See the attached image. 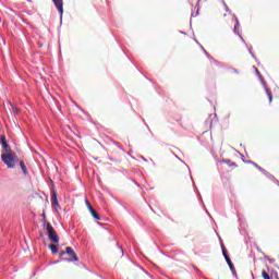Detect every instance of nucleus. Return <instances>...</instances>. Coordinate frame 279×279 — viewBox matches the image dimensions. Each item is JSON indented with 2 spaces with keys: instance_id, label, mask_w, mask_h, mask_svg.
<instances>
[{
  "instance_id": "obj_5",
  "label": "nucleus",
  "mask_w": 279,
  "mask_h": 279,
  "mask_svg": "<svg viewBox=\"0 0 279 279\" xmlns=\"http://www.w3.org/2000/svg\"><path fill=\"white\" fill-rule=\"evenodd\" d=\"M65 254H68V256L72 258L70 260H75V262L80 260V257H77V254L75 253V251H73V248L70 246L65 248Z\"/></svg>"
},
{
  "instance_id": "obj_18",
  "label": "nucleus",
  "mask_w": 279,
  "mask_h": 279,
  "mask_svg": "<svg viewBox=\"0 0 279 279\" xmlns=\"http://www.w3.org/2000/svg\"><path fill=\"white\" fill-rule=\"evenodd\" d=\"M64 254H66V252H61V256H64Z\"/></svg>"
},
{
  "instance_id": "obj_15",
  "label": "nucleus",
  "mask_w": 279,
  "mask_h": 279,
  "mask_svg": "<svg viewBox=\"0 0 279 279\" xmlns=\"http://www.w3.org/2000/svg\"><path fill=\"white\" fill-rule=\"evenodd\" d=\"M222 255L225 257V260H228V258H230V256H228V252L226 251V248H222Z\"/></svg>"
},
{
  "instance_id": "obj_3",
  "label": "nucleus",
  "mask_w": 279,
  "mask_h": 279,
  "mask_svg": "<svg viewBox=\"0 0 279 279\" xmlns=\"http://www.w3.org/2000/svg\"><path fill=\"white\" fill-rule=\"evenodd\" d=\"M47 232L49 241L52 243H60V238L58 236L56 229H53V226H51L49 222H47Z\"/></svg>"
},
{
  "instance_id": "obj_1",
  "label": "nucleus",
  "mask_w": 279,
  "mask_h": 279,
  "mask_svg": "<svg viewBox=\"0 0 279 279\" xmlns=\"http://www.w3.org/2000/svg\"><path fill=\"white\" fill-rule=\"evenodd\" d=\"M222 10L225 13L220 12L219 16L225 22L228 23L230 21L231 23H235L234 25V33L236 34L239 29V19L234 15H232V12L228 10V4L226 2L222 3Z\"/></svg>"
},
{
  "instance_id": "obj_10",
  "label": "nucleus",
  "mask_w": 279,
  "mask_h": 279,
  "mask_svg": "<svg viewBox=\"0 0 279 279\" xmlns=\"http://www.w3.org/2000/svg\"><path fill=\"white\" fill-rule=\"evenodd\" d=\"M266 94L269 99V102L271 104V101H274V96L271 95V89L266 87Z\"/></svg>"
},
{
  "instance_id": "obj_11",
  "label": "nucleus",
  "mask_w": 279,
  "mask_h": 279,
  "mask_svg": "<svg viewBox=\"0 0 279 279\" xmlns=\"http://www.w3.org/2000/svg\"><path fill=\"white\" fill-rule=\"evenodd\" d=\"M226 263H227V265H229V268L231 269V271H233L234 264H232V259H230V257H227Z\"/></svg>"
},
{
  "instance_id": "obj_8",
  "label": "nucleus",
  "mask_w": 279,
  "mask_h": 279,
  "mask_svg": "<svg viewBox=\"0 0 279 279\" xmlns=\"http://www.w3.org/2000/svg\"><path fill=\"white\" fill-rule=\"evenodd\" d=\"M51 199L53 206H60V204L58 203V193H56V191L52 192Z\"/></svg>"
},
{
  "instance_id": "obj_6",
  "label": "nucleus",
  "mask_w": 279,
  "mask_h": 279,
  "mask_svg": "<svg viewBox=\"0 0 279 279\" xmlns=\"http://www.w3.org/2000/svg\"><path fill=\"white\" fill-rule=\"evenodd\" d=\"M52 1H53L54 5H56L57 10L59 11V13L62 16V14H64V7H63L64 3L62 2V0H52Z\"/></svg>"
},
{
  "instance_id": "obj_4",
  "label": "nucleus",
  "mask_w": 279,
  "mask_h": 279,
  "mask_svg": "<svg viewBox=\"0 0 279 279\" xmlns=\"http://www.w3.org/2000/svg\"><path fill=\"white\" fill-rule=\"evenodd\" d=\"M0 143L2 145V154H12V147H10V144H8L5 135H1Z\"/></svg>"
},
{
  "instance_id": "obj_16",
  "label": "nucleus",
  "mask_w": 279,
  "mask_h": 279,
  "mask_svg": "<svg viewBox=\"0 0 279 279\" xmlns=\"http://www.w3.org/2000/svg\"><path fill=\"white\" fill-rule=\"evenodd\" d=\"M86 206H87L89 213H90V209L94 210L93 206L90 205V203L88 201H86Z\"/></svg>"
},
{
  "instance_id": "obj_2",
  "label": "nucleus",
  "mask_w": 279,
  "mask_h": 279,
  "mask_svg": "<svg viewBox=\"0 0 279 279\" xmlns=\"http://www.w3.org/2000/svg\"><path fill=\"white\" fill-rule=\"evenodd\" d=\"M1 160L8 169H15L19 163V156L14 153L1 154Z\"/></svg>"
},
{
  "instance_id": "obj_19",
  "label": "nucleus",
  "mask_w": 279,
  "mask_h": 279,
  "mask_svg": "<svg viewBox=\"0 0 279 279\" xmlns=\"http://www.w3.org/2000/svg\"><path fill=\"white\" fill-rule=\"evenodd\" d=\"M255 165V167H257V169H260V167H258V165H256V163H254Z\"/></svg>"
},
{
  "instance_id": "obj_14",
  "label": "nucleus",
  "mask_w": 279,
  "mask_h": 279,
  "mask_svg": "<svg viewBox=\"0 0 279 279\" xmlns=\"http://www.w3.org/2000/svg\"><path fill=\"white\" fill-rule=\"evenodd\" d=\"M262 277H263L264 279H271V277H269V274H267V270H263V271H262Z\"/></svg>"
},
{
  "instance_id": "obj_13",
  "label": "nucleus",
  "mask_w": 279,
  "mask_h": 279,
  "mask_svg": "<svg viewBox=\"0 0 279 279\" xmlns=\"http://www.w3.org/2000/svg\"><path fill=\"white\" fill-rule=\"evenodd\" d=\"M222 162H226V165H229V167H236V163L235 162H232L231 160H222Z\"/></svg>"
},
{
  "instance_id": "obj_9",
  "label": "nucleus",
  "mask_w": 279,
  "mask_h": 279,
  "mask_svg": "<svg viewBox=\"0 0 279 279\" xmlns=\"http://www.w3.org/2000/svg\"><path fill=\"white\" fill-rule=\"evenodd\" d=\"M90 215L92 217H94V219H96L97 221H99L101 219V217H99V214H97V211L95 209H90Z\"/></svg>"
},
{
  "instance_id": "obj_17",
  "label": "nucleus",
  "mask_w": 279,
  "mask_h": 279,
  "mask_svg": "<svg viewBox=\"0 0 279 279\" xmlns=\"http://www.w3.org/2000/svg\"><path fill=\"white\" fill-rule=\"evenodd\" d=\"M231 73H241L240 71H238L236 69H231Z\"/></svg>"
},
{
  "instance_id": "obj_12",
  "label": "nucleus",
  "mask_w": 279,
  "mask_h": 279,
  "mask_svg": "<svg viewBox=\"0 0 279 279\" xmlns=\"http://www.w3.org/2000/svg\"><path fill=\"white\" fill-rule=\"evenodd\" d=\"M48 247L52 252V254H56L58 252V246L56 244H49Z\"/></svg>"
},
{
  "instance_id": "obj_7",
  "label": "nucleus",
  "mask_w": 279,
  "mask_h": 279,
  "mask_svg": "<svg viewBox=\"0 0 279 279\" xmlns=\"http://www.w3.org/2000/svg\"><path fill=\"white\" fill-rule=\"evenodd\" d=\"M20 167H21V169H22V172H23V174H24V178H27L28 172H27V166H25V161L21 160V161H20Z\"/></svg>"
}]
</instances>
